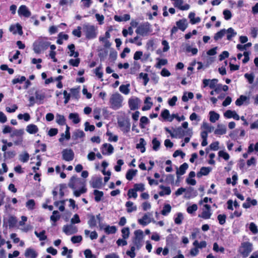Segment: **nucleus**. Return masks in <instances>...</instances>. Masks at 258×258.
<instances>
[{
	"label": "nucleus",
	"mask_w": 258,
	"mask_h": 258,
	"mask_svg": "<svg viewBox=\"0 0 258 258\" xmlns=\"http://www.w3.org/2000/svg\"><path fill=\"white\" fill-rule=\"evenodd\" d=\"M77 185H80L82 187L79 190H75L74 191V195L76 197H79L82 194L85 193L87 191V188L85 187V181L78 178L77 175L73 176L69 183V186L73 189L77 187Z\"/></svg>",
	"instance_id": "nucleus-1"
},
{
	"label": "nucleus",
	"mask_w": 258,
	"mask_h": 258,
	"mask_svg": "<svg viewBox=\"0 0 258 258\" xmlns=\"http://www.w3.org/2000/svg\"><path fill=\"white\" fill-rule=\"evenodd\" d=\"M83 31L88 39H92L96 37L97 31L96 28L92 25L85 24L83 25Z\"/></svg>",
	"instance_id": "nucleus-2"
},
{
	"label": "nucleus",
	"mask_w": 258,
	"mask_h": 258,
	"mask_svg": "<svg viewBox=\"0 0 258 258\" xmlns=\"http://www.w3.org/2000/svg\"><path fill=\"white\" fill-rule=\"evenodd\" d=\"M122 98L118 93L113 94L109 99L110 107L114 110L120 108L122 106Z\"/></svg>",
	"instance_id": "nucleus-3"
},
{
	"label": "nucleus",
	"mask_w": 258,
	"mask_h": 258,
	"mask_svg": "<svg viewBox=\"0 0 258 258\" xmlns=\"http://www.w3.org/2000/svg\"><path fill=\"white\" fill-rule=\"evenodd\" d=\"M252 244L250 242H243L239 248V252L243 257H247L252 250Z\"/></svg>",
	"instance_id": "nucleus-4"
},
{
	"label": "nucleus",
	"mask_w": 258,
	"mask_h": 258,
	"mask_svg": "<svg viewBox=\"0 0 258 258\" xmlns=\"http://www.w3.org/2000/svg\"><path fill=\"white\" fill-rule=\"evenodd\" d=\"M34 48H45L50 47V48H55L54 44H51L47 38H39L33 44Z\"/></svg>",
	"instance_id": "nucleus-5"
},
{
	"label": "nucleus",
	"mask_w": 258,
	"mask_h": 258,
	"mask_svg": "<svg viewBox=\"0 0 258 258\" xmlns=\"http://www.w3.org/2000/svg\"><path fill=\"white\" fill-rule=\"evenodd\" d=\"M135 236L133 238V242L137 249L140 248L142 246V240L143 238V232L141 230H137L134 232Z\"/></svg>",
	"instance_id": "nucleus-6"
},
{
	"label": "nucleus",
	"mask_w": 258,
	"mask_h": 258,
	"mask_svg": "<svg viewBox=\"0 0 258 258\" xmlns=\"http://www.w3.org/2000/svg\"><path fill=\"white\" fill-rule=\"evenodd\" d=\"M151 31V26L148 22L140 25L136 30L137 34L142 36L147 35Z\"/></svg>",
	"instance_id": "nucleus-7"
},
{
	"label": "nucleus",
	"mask_w": 258,
	"mask_h": 258,
	"mask_svg": "<svg viewBox=\"0 0 258 258\" xmlns=\"http://www.w3.org/2000/svg\"><path fill=\"white\" fill-rule=\"evenodd\" d=\"M165 130L166 132L170 134L172 138H178L179 139H182L184 136H185V132H184V130L182 128V127H178L176 129H174V132L175 134L173 133L167 127L165 128Z\"/></svg>",
	"instance_id": "nucleus-8"
},
{
	"label": "nucleus",
	"mask_w": 258,
	"mask_h": 258,
	"mask_svg": "<svg viewBox=\"0 0 258 258\" xmlns=\"http://www.w3.org/2000/svg\"><path fill=\"white\" fill-rule=\"evenodd\" d=\"M74 153L71 149H65L62 151V159L66 161H72L74 158Z\"/></svg>",
	"instance_id": "nucleus-9"
},
{
	"label": "nucleus",
	"mask_w": 258,
	"mask_h": 258,
	"mask_svg": "<svg viewBox=\"0 0 258 258\" xmlns=\"http://www.w3.org/2000/svg\"><path fill=\"white\" fill-rule=\"evenodd\" d=\"M101 153L103 155L106 154L110 155L114 151V148L112 145L107 143H104L102 145L101 148Z\"/></svg>",
	"instance_id": "nucleus-10"
},
{
	"label": "nucleus",
	"mask_w": 258,
	"mask_h": 258,
	"mask_svg": "<svg viewBox=\"0 0 258 258\" xmlns=\"http://www.w3.org/2000/svg\"><path fill=\"white\" fill-rule=\"evenodd\" d=\"M90 184L93 188H100L102 185V178L101 177H94L91 179Z\"/></svg>",
	"instance_id": "nucleus-11"
},
{
	"label": "nucleus",
	"mask_w": 258,
	"mask_h": 258,
	"mask_svg": "<svg viewBox=\"0 0 258 258\" xmlns=\"http://www.w3.org/2000/svg\"><path fill=\"white\" fill-rule=\"evenodd\" d=\"M171 1L174 2L173 5L175 7L177 8L179 10L181 11H185L188 10L190 6L188 4H185L182 5L183 4V0H171Z\"/></svg>",
	"instance_id": "nucleus-12"
},
{
	"label": "nucleus",
	"mask_w": 258,
	"mask_h": 258,
	"mask_svg": "<svg viewBox=\"0 0 258 258\" xmlns=\"http://www.w3.org/2000/svg\"><path fill=\"white\" fill-rule=\"evenodd\" d=\"M18 13L20 16H22L26 18L29 17L31 15L30 11L25 5H22L19 7Z\"/></svg>",
	"instance_id": "nucleus-13"
},
{
	"label": "nucleus",
	"mask_w": 258,
	"mask_h": 258,
	"mask_svg": "<svg viewBox=\"0 0 258 258\" xmlns=\"http://www.w3.org/2000/svg\"><path fill=\"white\" fill-rule=\"evenodd\" d=\"M218 80L217 79H213L212 80L210 79H204L203 80V87L205 88L208 86H209V87L211 89H214L216 86V84L218 82Z\"/></svg>",
	"instance_id": "nucleus-14"
},
{
	"label": "nucleus",
	"mask_w": 258,
	"mask_h": 258,
	"mask_svg": "<svg viewBox=\"0 0 258 258\" xmlns=\"http://www.w3.org/2000/svg\"><path fill=\"white\" fill-rule=\"evenodd\" d=\"M118 124L124 133H127L130 131L131 123L129 121H120L118 122Z\"/></svg>",
	"instance_id": "nucleus-15"
},
{
	"label": "nucleus",
	"mask_w": 258,
	"mask_h": 258,
	"mask_svg": "<svg viewBox=\"0 0 258 258\" xmlns=\"http://www.w3.org/2000/svg\"><path fill=\"white\" fill-rule=\"evenodd\" d=\"M206 210H204L202 213V215H199V217H201L203 219H210L212 213H211V206L208 204H205L204 206Z\"/></svg>",
	"instance_id": "nucleus-16"
},
{
	"label": "nucleus",
	"mask_w": 258,
	"mask_h": 258,
	"mask_svg": "<svg viewBox=\"0 0 258 258\" xmlns=\"http://www.w3.org/2000/svg\"><path fill=\"white\" fill-rule=\"evenodd\" d=\"M139 99L138 98H130L128 100L129 107L132 110H135L139 108Z\"/></svg>",
	"instance_id": "nucleus-17"
},
{
	"label": "nucleus",
	"mask_w": 258,
	"mask_h": 258,
	"mask_svg": "<svg viewBox=\"0 0 258 258\" xmlns=\"http://www.w3.org/2000/svg\"><path fill=\"white\" fill-rule=\"evenodd\" d=\"M224 116L227 118H233L236 120H238L240 119V117L238 114L235 111L231 110H227L224 113Z\"/></svg>",
	"instance_id": "nucleus-18"
},
{
	"label": "nucleus",
	"mask_w": 258,
	"mask_h": 258,
	"mask_svg": "<svg viewBox=\"0 0 258 258\" xmlns=\"http://www.w3.org/2000/svg\"><path fill=\"white\" fill-rule=\"evenodd\" d=\"M9 30L14 34L17 33L19 34L20 35L23 34L22 26L18 23L15 25H11L10 27Z\"/></svg>",
	"instance_id": "nucleus-19"
},
{
	"label": "nucleus",
	"mask_w": 258,
	"mask_h": 258,
	"mask_svg": "<svg viewBox=\"0 0 258 258\" xmlns=\"http://www.w3.org/2000/svg\"><path fill=\"white\" fill-rule=\"evenodd\" d=\"M26 258H36L38 253L35 249L32 248H27L24 253Z\"/></svg>",
	"instance_id": "nucleus-20"
},
{
	"label": "nucleus",
	"mask_w": 258,
	"mask_h": 258,
	"mask_svg": "<svg viewBox=\"0 0 258 258\" xmlns=\"http://www.w3.org/2000/svg\"><path fill=\"white\" fill-rule=\"evenodd\" d=\"M85 136V134L84 132L78 129L73 133L72 139L74 141H76L78 139L83 138Z\"/></svg>",
	"instance_id": "nucleus-21"
},
{
	"label": "nucleus",
	"mask_w": 258,
	"mask_h": 258,
	"mask_svg": "<svg viewBox=\"0 0 258 258\" xmlns=\"http://www.w3.org/2000/svg\"><path fill=\"white\" fill-rule=\"evenodd\" d=\"M257 205V201L255 199L251 200L250 198H246V202L242 204V207L245 209L249 208L251 205L256 206Z\"/></svg>",
	"instance_id": "nucleus-22"
},
{
	"label": "nucleus",
	"mask_w": 258,
	"mask_h": 258,
	"mask_svg": "<svg viewBox=\"0 0 258 258\" xmlns=\"http://www.w3.org/2000/svg\"><path fill=\"white\" fill-rule=\"evenodd\" d=\"M176 24L177 28L182 31H184L187 26V21L185 19L179 20L176 22Z\"/></svg>",
	"instance_id": "nucleus-23"
},
{
	"label": "nucleus",
	"mask_w": 258,
	"mask_h": 258,
	"mask_svg": "<svg viewBox=\"0 0 258 258\" xmlns=\"http://www.w3.org/2000/svg\"><path fill=\"white\" fill-rule=\"evenodd\" d=\"M60 218V215L58 211L55 210L52 212V215L50 216V220L53 222L52 226L56 225V222Z\"/></svg>",
	"instance_id": "nucleus-24"
},
{
	"label": "nucleus",
	"mask_w": 258,
	"mask_h": 258,
	"mask_svg": "<svg viewBox=\"0 0 258 258\" xmlns=\"http://www.w3.org/2000/svg\"><path fill=\"white\" fill-rule=\"evenodd\" d=\"M159 187L162 189V190L159 192V195L161 197H163L165 195H169L171 192L169 186H165L163 185H160Z\"/></svg>",
	"instance_id": "nucleus-25"
},
{
	"label": "nucleus",
	"mask_w": 258,
	"mask_h": 258,
	"mask_svg": "<svg viewBox=\"0 0 258 258\" xmlns=\"http://www.w3.org/2000/svg\"><path fill=\"white\" fill-rule=\"evenodd\" d=\"M188 165L186 163H184L182 165H181L179 169H177L176 171V174L177 175V176L183 175L185 173V171L186 169L188 168Z\"/></svg>",
	"instance_id": "nucleus-26"
},
{
	"label": "nucleus",
	"mask_w": 258,
	"mask_h": 258,
	"mask_svg": "<svg viewBox=\"0 0 258 258\" xmlns=\"http://www.w3.org/2000/svg\"><path fill=\"white\" fill-rule=\"evenodd\" d=\"M37 126L34 124H30L27 126L26 131L30 134H35L38 132Z\"/></svg>",
	"instance_id": "nucleus-27"
},
{
	"label": "nucleus",
	"mask_w": 258,
	"mask_h": 258,
	"mask_svg": "<svg viewBox=\"0 0 258 258\" xmlns=\"http://www.w3.org/2000/svg\"><path fill=\"white\" fill-rule=\"evenodd\" d=\"M146 142L144 138H140L139 140V143L136 145V148L140 149L141 152L143 153L146 151L145 146Z\"/></svg>",
	"instance_id": "nucleus-28"
},
{
	"label": "nucleus",
	"mask_w": 258,
	"mask_h": 258,
	"mask_svg": "<svg viewBox=\"0 0 258 258\" xmlns=\"http://www.w3.org/2000/svg\"><path fill=\"white\" fill-rule=\"evenodd\" d=\"M237 34V33L232 28H229L228 29H226L225 35L227 40H231L233 37H235Z\"/></svg>",
	"instance_id": "nucleus-29"
},
{
	"label": "nucleus",
	"mask_w": 258,
	"mask_h": 258,
	"mask_svg": "<svg viewBox=\"0 0 258 258\" xmlns=\"http://www.w3.org/2000/svg\"><path fill=\"white\" fill-rule=\"evenodd\" d=\"M137 172L138 170L137 169H128L125 175L126 178L130 181L132 180L133 177L137 174Z\"/></svg>",
	"instance_id": "nucleus-30"
},
{
	"label": "nucleus",
	"mask_w": 258,
	"mask_h": 258,
	"mask_svg": "<svg viewBox=\"0 0 258 258\" xmlns=\"http://www.w3.org/2000/svg\"><path fill=\"white\" fill-rule=\"evenodd\" d=\"M138 223L145 226L150 223L151 221L149 220V217L147 214H145L141 219H139L138 220Z\"/></svg>",
	"instance_id": "nucleus-31"
},
{
	"label": "nucleus",
	"mask_w": 258,
	"mask_h": 258,
	"mask_svg": "<svg viewBox=\"0 0 258 258\" xmlns=\"http://www.w3.org/2000/svg\"><path fill=\"white\" fill-rule=\"evenodd\" d=\"M64 232L67 234H71L77 232V229L75 227L73 228L72 226L64 225L63 228Z\"/></svg>",
	"instance_id": "nucleus-32"
},
{
	"label": "nucleus",
	"mask_w": 258,
	"mask_h": 258,
	"mask_svg": "<svg viewBox=\"0 0 258 258\" xmlns=\"http://www.w3.org/2000/svg\"><path fill=\"white\" fill-rule=\"evenodd\" d=\"M210 115V121L211 122H215L217 120L219 119L220 115L218 113H216L214 111H211L209 112Z\"/></svg>",
	"instance_id": "nucleus-33"
},
{
	"label": "nucleus",
	"mask_w": 258,
	"mask_h": 258,
	"mask_svg": "<svg viewBox=\"0 0 258 258\" xmlns=\"http://www.w3.org/2000/svg\"><path fill=\"white\" fill-rule=\"evenodd\" d=\"M211 171L210 167H202L200 171L197 173V176L200 177L202 175H207Z\"/></svg>",
	"instance_id": "nucleus-34"
},
{
	"label": "nucleus",
	"mask_w": 258,
	"mask_h": 258,
	"mask_svg": "<svg viewBox=\"0 0 258 258\" xmlns=\"http://www.w3.org/2000/svg\"><path fill=\"white\" fill-rule=\"evenodd\" d=\"M171 211V206L169 204L164 205L163 209L161 211V214L163 216H167Z\"/></svg>",
	"instance_id": "nucleus-35"
},
{
	"label": "nucleus",
	"mask_w": 258,
	"mask_h": 258,
	"mask_svg": "<svg viewBox=\"0 0 258 258\" xmlns=\"http://www.w3.org/2000/svg\"><path fill=\"white\" fill-rule=\"evenodd\" d=\"M69 118L72 120L73 122L75 124H77L80 121V118L77 113H71L69 114Z\"/></svg>",
	"instance_id": "nucleus-36"
},
{
	"label": "nucleus",
	"mask_w": 258,
	"mask_h": 258,
	"mask_svg": "<svg viewBox=\"0 0 258 258\" xmlns=\"http://www.w3.org/2000/svg\"><path fill=\"white\" fill-rule=\"evenodd\" d=\"M188 18L190 19V22L192 24L198 23L201 21L200 17L195 18V14L194 12H190L188 15Z\"/></svg>",
	"instance_id": "nucleus-37"
},
{
	"label": "nucleus",
	"mask_w": 258,
	"mask_h": 258,
	"mask_svg": "<svg viewBox=\"0 0 258 258\" xmlns=\"http://www.w3.org/2000/svg\"><path fill=\"white\" fill-rule=\"evenodd\" d=\"M125 207L127 208L126 211L128 213H131L137 210V207L136 206H134L133 202L131 201L126 202L125 203Z\"/></svg>",
	"instance_id": "nucleus-38"
},
{
	"label": "nucleus",
	"mask_w": 258,
	"mask_h": 258,
	"mask_svg": "<svg viewBox=\"0 0 258 258\" xmlns=\"http://www.w3.org/2000/svg\"><path fill=\"white\" fill-rule=\"evenodd\" d=\"M130 18L131 17L129 14H125L122 16L115 15L114 17V20L117 22L127 21H128Z\"/></svg>",
	"instance_id": "nucleus-39"
},
{
	"label": "nucleus",
	"mask_w": 258,
	"mask_h": 258,
	"mask_svg": "<svg viewBox=\"0 0 258 258\" xmlns=\"http://www.w3.org/2000/svg\"><path fill=\"white\" fill-rule=\"evenodd\" d=\"M8 222L9 224V228H13L16 226L17 223V219L16 217L11 216L8 219Z\"/></svg>",
	"instance_id": "nucleus-40"
},
{
	"label": "nucleus",
	"mask_w": 258,
	"mask_h": 258,
	"mask_svg": "<svg viewBox=\"0 0 258 258\" xmlns=\"http://www.w3.org/2000/svg\"><path fill=\"white\" fill-rule=\"evenodd\" d=\"M226 133V128L224 126L218 125V128L214 131V134L217 135H222Z\"/></svg>",
	"instance_id": "nucleus-41"
},
{
	"label": "nucleus",
	"mask_w": 258,
	"mask_h": 258,
	"mask_svg": "<svg viewBox=\"0 0 258 258\" xmlns=\"http://www.w3.org/2000/svg\"><path fill=\"white\" fill-rule=\"evenodd\" d=\"M105 232L107 234H114L116 232V228L115 226L107 225L104 229Z\"/></svg>",
	"instance_id": "nucleus-42"
},
{
	"label": "nucleus",
	"mask_w": 258,
	"mask_h": 258,
	"mask_svg": "<svg viewBox=\"0 0 258 258\" xmlns=\"http://www.w3.org/2000/svg\"><path fill=\"white\" fill-rule=\"evenodd\" d=\"M93 194L95 196V201L98 202L101 201V198L103 196V192L97 189L94 190Z\"/></svg>",
	"instance_id": "nucleus-43"
},
{
	"label": "nucleus",
	"mask_w": 258,
	"mask_h": 258,
	"mask_svg": "<svg viewBox=\"0 0 258 258\" xmlns=\"http://www.w3.org/2000/svg\"><path fill=\"white\" fill-rule=\"evenodd\" d=\"M56 117V121L59 125H63L66 124V120L63 115L57 114Z\"/></svg>",
	"instance_id": "nucleus-44"
},
{
	"label": "nucleus",
	"mask_w": 258,
	"mask_h": 258,
	"mask_svg": "<svg viewBox=\"0 0 258 258\" xmlns=\"http://www.w3.org/2000/svg\"><path fill=\"white\" fill-rule=\"evenodd\" d=\"M225 33H226L225 29L221 30L220 31L217 32L215 34V35L214 36V39L216 41L220 40L224 35H225Z\"/></svg>",
	"instance_id": "nucleus-45"
},
{
	"label": "nucleus",
	"mask_w": 258,
	"mask_h": 258,
	"mask_svg": "<svg viewBox=\"0 0 258 258\" xmlns=\"http://www.w3.org/2000/svg\"><path fill=\"white\" fill-rule=\"evenodd\" d=\"M88 224L90 227H94L97 226V221L94 215H91L89 216V219L88 221Z\"/></svg>",
	"instance_id": "nucleus-46"
},
{
	"label": "nucleus",
	"mask_w": 258,
	"mask_h": 258,
	"mask_svg": "<svg viewBox=\"0 0 258 258\" xmlns=\"http://www.w3.org/2000/svg\"><path fill=\"white\" fill-rule=\"evenodd\" d=\"M149 120L148 117L145 116H142L140 120V127L141 128H144L145 125L149 123Z\"/></svg>",
	"instance_id": "nucleus-47"
},
{
	"label": "nucleus",
	"mask_w": 258,
	"mask_h": 258,
	"mask_svg": "<svg viewBox=\"0 0 258 258\" xmlns=\"http://www.w3.org/2000/svg\"><path fill=\"white\" fill-rule=\"evenodd\" d=\"M35 98L37 100L39 101V104H41L44 99L45 97L44 93H41L39 91H36L35 93Z\"/></svg>",
	"instance_id": "nucleus-48"
},
{
	"label": "nucleus",
	"mask_w": 258,
	"mask_h": 258,
	"mask_svg": "<svg viewBox=\"0 0 258 258\" xmlns=\"http://www.w3.org/2000/svg\"><path fill=\"white\" fill-rule=\"evenodd\" d=\"M139 78L143 80L144 86H146L150 80L148 74L144 73H141L139 75Z\"/></svg>",
	"instance_id": "nucleus-49"
},
{
	"label": "nucleus",
	"mask_w": 258,
	"mask_h": 258,
	"mask_svg": "<svg viewBox=\"0 0 258 258\" xmlns=\"http://www.w3.org/2000/svg\"><path fill=\"white\" fill-rule=\"evenodd\" d=\"M68 35L67 34H62L60 33L58 34V39L57 40V43L61 44L63 43V40H67L68 39Z\"/></svg>",
	"instance_id": "nucleus-50"
},
{
	"label": "nucleus",
	"mask_w": 258,
	"mask_h": 258,
	"mask_svg": "<svg viewBox=\"0 0 258 258\" xmlns=\"http://www.w3.org/2000/svg\"><path fill=\"white\" fill-rule=\"evenodd\" d=\"M129 87V84L121 85L120 86L119 89L121 93H123L125 95H127L130 92V89L128 88Z\"/></svg>",
	"instance_id": "nucleus-51"
},
{
	"label": "nucleus",
	"mask_w": 258,
	"mask_h": 258,
	"mask_svg": "<svg viewBox=\"0 0 258 258\" xmlns=\"http://www.w3.org/2000/svg\"><path fill=\"white\" fill-rule=\"evenodd\" d=\"M71 138V134L70 132L65 131V134H61V137L59 139V142L62 143L66 139L67 140H70Z\"/></svg>",
	"instance_id": "nucleus-52"
},
{
	"label": "nucleus",
	"mask_w": 258,
	"mask_h": 258,
	"mask_svg": "<svg viewBox=\"0 0 258 258\" xmlns=\"http://www.w3.org/2000/svg\"><path fill=\"white\" fill-rule=\"evenodd\" d=\"M247 99V97L244 95H241L235 101V104L237 106H241L244 101Z\"/></svg>",
	"instance_id": "nucleus-53"
},
{
	"label": "nucleus",
	"mask_w": 258,
	"mask_h": 258,
	"mask_svg": "<svg viewBox=\"0 0 258 258\" xmlns=\"http://www.w3.org/2000/svg\"><path fill=\"white\" fill-rule=\"evenodd\" d=\"M157 60L158 62L155 65V67L157 68H161V66L167 64L168 62V61L166 59L157 58Z\"/></svg>",
	"instance_id": "nucleus-54"
},
{
	"label": "nucleus",
	"mask_w": 258,
	"mask_h": 258,
	"mask_svg": "<svg viewBox=\"0 0 258 258\" xmlns=\"http://www.w3.org/2000/svg\"><path fill=\"white\" fill-rule=\"evenodd\" d=\"M34 233L37 237H39L40 240H45L47 238V236L45 235V230H42L39 233L35 231Z\"/></svg>",
	"instance_id": "nucleus-55"
},
{
	"label": "nucleus",
	"mask_w": 258,
	"mask_h": 258,
	"mask_svg": "<svg viewBox=\"0 0 258 258\" xmlns=\"http://www.w3.org/2000/svg\"><path fill=\"white\" fill-rule=\"evenodd\" d=\"M26 206L29 210H33L35 206V201L33 199L29 200L26 203Z\"/></svg>",
	"instance_id": "nucleus-56"
},
{
	"label": "nucleus",
	"mask_w": 258,
	"mask_h": 258,
	"mask_svg": "<svg viewBox=\"0 0 258 258\" xmlns=\"http://www.w3.org/2000/svg\"><path fill=\"white\" fill-rule=\"evenodd\" d=\"M137 191L133 188H131L128 190L127 196L128 198H133L136 199L138 197Z\"/></svg>",
	"instance_id": "nucleus-57"
},
{
	"label": "nucleus",
	"mask_w": 258,
	"mask_h": 258,
	"mask_svg": "<svg viewBox=\"0 0 258 258\" xmlns=\"http://www.w3.org/2000/svg\"><path fill=\"white\" fill-rule=\"evenodd\" d=\"M153 144V149L155 151H157L160 146V142L157 140L156 138H154L152 141Z\"/></svg>",
	"instance_id": "nucleus-58"
},
{
	"label": "nucleus",
	"mask_w": 258,
	"mask_h": 258,
	"mask_svg": "<svg viewBox=\"0 0 258 258\" xmlns=\"http://www.w3.org/2000/svg\"><path fill=\"white\" fill-rule=\"evenodd\" d=\"M24 134V131L22 129L15 130L13 131V133L11 135V137L13 138L14 136L19 138L22 137Z\"/></svg>",
	"instance_id": "nucleus-59"
},
{
	"label": "nucleus",
	"mask_w": 258,
	"mask_h": 258,
	"mask_svg": "<svg viewBox=\"0 0 258 258\" xmlns=\"http://www.w3.org/2000/svg\"><path fill=\"white\" fill-rule=\"evenodd\" d=\"M122 236L124 239L128 238L130 235V229L128 227H124L121 230Z\"/></svg>",
	"instance_id": "nucleus-60"
},
{
	"label": "nucleus",
	"mask_w": 258,
	"mask_h": 258,
	"mask_svg": "<svg viewBox=\"0 0 258 258\" xmlns=\"http://www.w3.org/2000/svg\"><path fill=\"white\" fill-rule=\"evenodd\" d=\"M213 250L216 252H220L221 253H224L225 248L223 246L219 247L218 243L217 242H215L213 244Z\"/></svg>",
	"instance_id": "nucleus-61"
},
{
	"label": "nucleus",
	"mask_w": 258,
	"mask_h": 258,
	"mask_svg": "<svg viewBox=\"0 0 258 258\" xmlns=\"http://www.w3.org/2000/svg\"><path fill=\"white\" fill-rule=\"evenodd\" d=\"M108 39L104 38V37H100L99 40L103 44V46L106 48H109L111 46V43L108 40Z\"/></svg>",
	"instance_id": "nucleus-62"
},
{
	"label": "nucleus",
	"mask_w": 258,
	"mask_h": 258,
	"mask_svg": "<svg viewBox=\"0 0 258 258\" xmlns=\"http://www.w3.org/2000/svg\"><path fill=\"white\" fill-rule=\"evenodd\" d=\"M198 210V206L197 204H194L192 205L188 206L187 208L186 211L188 214H192Z\"/></svg>",
	"instance_id": "nucleus-63"
},
{
	"label": "nucleus",
	"mask_w": 258,
	"mask_h": 258,
	"mask_svg": "<svg viewBox=\"0 0 258 258\" xmlns=\"http://www.w3.org/2000/svg\"><path fill=\"white\" fill-rule=\"evenodd\" d=\"M84 255L86 258H96V255L92 253L90 249H87L84 251Z\"/></svg>",
	"instance_id": "nucleus-64"
}]
</instances>
